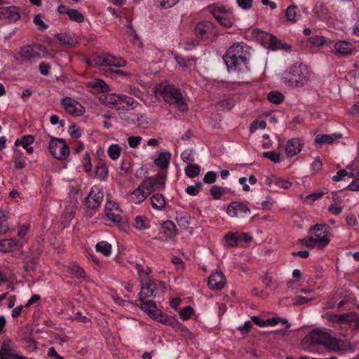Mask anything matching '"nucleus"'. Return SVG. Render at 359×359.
Masks as SVG:
<instances>
[{"mask_svg":"<svg viewBox=\"0 0 359 359\" xmlns=\"http://www.w3.org/2000/svg\"><path fill=\"white\" fill-rule=\"evenodd\" d=\"M107 152L111 159L116 161L120 157L121 147L117 144H112L107 148Z\"/></svg>","mask_w":359,"mask_h":359,"instance_id":"nucleus-46","label":"nucleus"},{"mask_svg":"<svg viewBox=\"0 0 359 359\" xmlns=\"http://www.w3.org/2000/svg\"><path fill=\"white\" fill-rule=\"evenodd\" d=\"M266 126V123L265 121L263 120H255L254 121L250 127V133H253L258 129H264Z\"/></svg>","mask_w":359,"mask_h":359,"instance_id":"nucleus-58","label":"nucleus"},{"mask_svg":"<svg viewBox=\"0 0 359 359\" xmlns=\"http://www.w3.org/2000/svg\"><path fill=\"white\" fill-rule=\"evenodd\" d=\"M62 104L65 111L73 116H80L85 113V108L72 97H64L62 100Z\"/></svg>","mask_w":359,"mask_h":359,"instance_id":"nucleus-12","label":"nucleus"},{"mask_svg":"<svg viewBox=\"0 0 359 359\" xmlns=\"http://www.w3.org/2000/svg\"><path fill=\"white\" fill-rule=\"evenodd\" d=\"M210 192L214 199L219 200L223 195L226 194L227 188L219 186H212L210 188Z\"/></svg>","mask_w":359,"mask_h":359,"instance_id":"nucleus-50","label":"nucleus"},{"mask_svg":"<svg viewBox=\"0 0 359 359\" xmlns=\"http://www.w3.org/2000/svg\"><path fill=\"white\" fill-rule=\"evenodd\" d=\"M162 228L164 231V233L168 237H172L176 234V226L175 223L171 220L165 221L162 224Z\"/></svg>","mask_w":359,"mask_h":359,"instance_id":"nucleus-48","label":"nucleus"},{"mask_svg":"<svg viewBox=\"0 0 359 359\" xmlns=\"http://www.w3.org/2000/svg\"><path fill=\"white\" fill-rule=\"evenodd\" d=\"M154 318L157 321L168 325H180L178 321L173 317L164 315L161 311H158L156 315H154Z\"/></svg>","mask_w":359,"mask_h":359,"instance_id":"nucleus-35","label":"nucleus"},{"mask_svg":"<svg viewBox=\"0 0 359 359\" xmlns=\"http://www.w3.org/2000/svg\"><path fill=\"white\" fill-rule=\"evenodd\" d=\"M309 76L308 68L302 65H294L282 75V81L290 86H302L306 83Z\"/></svg>","mask_w":359,"mask_h":359,"instance_id":"nucleus-5","label":"nucleus"},{"mask_svg":"<svg viewBox=\"0 0 359 359\" xmlns=\"http://www.w3.org/2000/svg\"><path fill=\"white\" fill-rule=\"evenodd\" d=\"M324 194L325 193L322 191L313 193L311 194L306 196V197L302 198V200L304 203L311 204L314 201L320 199Z\"/></svg>","mask_w":359,"mask_h":359,"instance_id":"nucleus-57","label":"nucleus"},{"mask_svg":"<svg viewBox=\"0 0 359 359\" xmlns=\"http://www.w3.org/2000/svg\"><path fill=\"white\" fill-rule=\"evenodd\" d=\"M226 213L231 217H241L246 215H250V210L245 203L233 201L228 205Z\"/></svg>","mask_w":359,"mask_h":359,"instance_id":"nucleus-17","label":"nucleus"},{"mask_svg":"<svg viewBox=\"0 0 359 359\" xmlns=\"http://www.w3.org/2000/svg\"><path fill=\"white\" fill-rule=\"evenodd\" d=\"M286 18L289 21L295 22L297 20V7L294 6H290L286 10Z\"/></svg>","mask_w":359,"mask_h":359,"instance_id":"nucleus-59","label":"nucleus"},{"mask_svg":"<svg viewBox=\"0 0 359 359\" xmlns=\"http://www.w3.org/2000/svg\"><path fill=\"white\" fill-rule=\"evenodd\" d=\"M209 12L221 26L225 28L232 27L236 22L232 11L219 4H212L208 7Z\"/></svg>","mask_w":359,"mask_h":359,"instance_id":"nucleus-8","label":"nucleus"},{"mask_svg":"<svg viewBox=\"0 0 359 359\" xmlns=\"http://www.w3.org/2000/svg\"><path fill=\"white\" fill-rule=\"evenodd\" d=\"M340 325H348L352 329L359 328V316L355 313L340 315Z\"/></svg>","mask_w":359,"mask_h":359,"instance_id":"nucleus-29","label":"nucleus"},{"mask_svg":"<svg viewBox=\"0 0 359 359\" xmlns=\"http://www.w3.org/2000/svg\"><path fill=\"white\" fill-rule=\"evenodd\" d=\"M126 61L121 57L107 54V67H121L126 65Z\"/></svg>","mask_w":359,"mask_h":359,"instance_id":"nucleus-41","label":"nucleus"},{"mask_svg":"<svg viewBox=\"0 0 359 359\" xmlns=\"http://www.w3.org/2000/svg\"><path fill=\"white\" fill-rule=\"evenodd\" d=\"M193 153L192 150H184L181 154V158L186 163L193 162L194 161Z\"/></svg>","mask_w":359,"mask_h":359,"instance_id":"nucleus-64","label":"nucleus"},{"mask_svg":"<svg viewBox=\"0 0 359 359\" xmlns=\"http://www.w3.org/2000/svg\"><path fill=\"white\" fill-rule=\"evenodd\" d=\"M21 18L19 8L16 6L0 7V20L15 23Z\"/></svg>","mask_w":359,"mask_h":359,"instance_id":"nucleus-16","label":"nucleus"},{"mask_svg":"<svg viewBox=\"0 0 359 359\" xmlns=\"http://www.w3.org/2000/svg\"><path fill=\"white\" fill-rule=\"evenodd\" d=\"M341 137V134H332V135H326L321 134L318 135L315 139V144L318 146H321L324 144H332L336 140H338Z\"/></svg>","mask_w":359,"mask_h":359,"instance_id":"nucleus-30","label":"nucleus"},{"mask_svg":"<svg viewBox=\"0 0 359 359\" xmlns=\"http://www.w3.org/2000/svg\"><path fill=\"white\" fill-rule=\"evenodd\" d=\"M190 215L187 212H176L175 220L182 229H187L190 224Z\"/></svg>","mask_w":359,"mask_h":359,"instance_id":"nucleus-40","label":"nucleus"},{"mask_svg":"<svg viewBox=\"0 0 359 359\" xmlns=\"http://www.w3.org/2000/svg\"><path fill=\"white\" fill-rule=\"evenodd\" d=\"M79 195V192L77 190H73L64 202V213L68 219H71L74 217L76 210Z\"/></svg>","mask_w":359,"mask_h":359,"instance_id":"nucleus-13","label":"nucleus"},{"mask_svg":"<svg viewBox=\"0 0 359 359\" xmlns=\"http://www.w3.org/2000/svg\"><path fill=\"white\" fill-rule=\"evenodd\" d=\"M165 178V171H161L154 177L147 178L130 194L129 201L134 204H140L153 191L163 189Z\"/></svg>","mask_w":359,"mask_h":359,"instance_id":"nucleus-3","label":"nucleus"},{"mask_svg":"<svg viewBox=\"0 0 359 359\" xmlns=\"http://www.w3.org/2000/svg\"><path fill=\"white\" fill-rule=\"evenodd\" d=\"M89 86L97 91L107 92L109 90L108 85L102 79H95L89 82Z\"/></svg>","mask_w":359,"mask_h":359,"instance_id":"nucleus-44","label":"nucleus"},{"mask_svg":"<svg viewBox=\"0 0 359 359\" xmlns=\"http://www.w3.org/2000/svg\"><path fill=\"white\" fill-rule=\"evenodd\" d=\"M56 38L60 43L63 44L74 46L77 43V40L74 35L67 33L58 34H57Z\"/></svg>","mask_w":359,"mask_h":359,"instance_id":"nucleus-43","label":"nucleus"},{"mask_svg":"<svg viewBox=\"0 0 359 359\" xmlns=\"http://www.w3.org/2000/svg\"><path fill=\"white\" fill-rule=\"evenodd\" d=\"M284 99V95L278 91H271L268 94V100L273 104H279Z\"/></svg>","mask_w":359,"mask_h":359,"instance_id":"nucleus-55","label":"nucleus"},{"mask_svg":"<svg viewBox=\"0 0 359 359\" xmlns=\"http://www.w3.org/2000/svg\"><path fill=\"white\" fill-rule=\"evenodd\" d=\"M142 286L140 292V300L155 297L156 285L151 280L142 283Z\"/></svg>","mask_w":359,"mask_h":359,"instance_id":"nucleus-26","label":"nucleus"},{"mask_svg":"<svg viewBox=\"0 0 359 359\" xmlns=\"http://www.w3.org/2000/svg\"><path fill=\"white\" fill-rule=\"evenodd\" d=\"M126 34H127L128 36L130 38V42L134 46H136L138 48H142L143 47V43H142V42L141 41V39L137 35L135 29L132 26L130 22H129V24L127 25Z\"/></svg>","mask_w":359,"mask_h":359,"instance_id":"nucleus-31","label":"nucleus"},{"mask_svg":"<svg viewBox=\"0 0 359 359\" xmlns=\"http://www.w3.org/2000/svg\"><path fill=\"white\" fill-rule=\"evenodd\" d=\"M262 156L276 163L280 161V154L273 151H265L262 154Z\"/></svg>","mask_w":359,"mask_h":359,"instance_id":"nucleus-60","label":"nucleus"},{"mask_svg":"<svg viewBox=\"0 0 359 359\" xmlns=\"http://www.w3.org/2000/svg\"><path fill=\"white\" fill-rule=\"evenodd\" d=\"M225 283L224 276L219 270H215L208 279V286L212 290H219L224 286Z\"/></svg>","mask_w":359,"mask_h":359,"instance_id":"nucleus-20","label":"nucleus"},{"mask_svg":"<svg viewBox=\"0 0 359 359\" xmlns=\"http://www.w3.org/2000/svg\"><path fill=\"white\" fill-rule=\"evenodd\" d=\"M23 153L18 148L13 147V158L14 160L15 167L17 169H22L25 167V161L22 158Z\"/></svg>","mask_w":359,"mask_h":359,"instance_id":"nucleus-42","label":"nucleus"},{"mask_svg":"<svg viewBox=\"0 0 359 359\" xmlns=\"http://www.w3.org/2000/svg\"><path fill=\"white\" fill-rule=\"evenodd\" d=\"M304 341L312 344H320L330 351L344 354L352 352L353 346L344 337H335L327 329H315L304 339Z\"/></svg>","mask_w":359,"mask_h":359,"instance_id":"nucleus-1","label":"nucleus"},{"mask_svg":"<svg viewBox=\"0 0 359 359\" xmlns=\"http://www.w3.org/2000/svg\"><path fill=\"white\" fill-rule=\"evenodd\" d=\"M68 17L72 21L80 23L84 21L85 18L83 15L76 9H70L68 11Z\"/></svg>","mask_w":359,"mask_h":359,"instance_id":"nucleus-53","label":"nucleus"},{"mask_svg":"<svg viewBox=\"0 0 359 359\" xmlns=\"http://www.w3.org/2000/svg\"><path fill=\"white\" fill-rule=\"evenodd\" d=\"M23 242L13 238H6L0 241V252H8L21 248Z\"/></svg>","mask_w":359,"mask_h":359,"instance_id":"nucleus-24","label":"nucleus"},{"mask_svg":"<svg viewBox=\"0 0 359 359\" xmlns=\"http://www.w3.org/2000/svg\"><path fill=\"white\" fill-rule=\"evenodd\" d=\"M95 176L100 181H105L108 177V167L104 163L97 165Z\"/></svg>","mask_w":359,"mask_h":359,"instance_id":"nucleus-45","label":"nucleus"},{"mask_svg":"<svg viewBox=\"0 0 359 359\" xmlns=\"http://www.w3.org/2000/svg\"><path fill=\"white\" fill-rule=\"evenodd\" d=\"M195 33L198 36L210 37L217 35V30L213 22L209 20H203L196 25Z\"/></svg>","mask_w":359,"mask_h":359,"instance_id":"nucleus-15","label":"nucleus"},{"mask_svg":"<svg viewBox=\"0 0 359 359\" xmlns=\"http://www.w3.org/2000/svg\"><path fill=\"white\" fill-rule=\"evenodd\" d=\"M267 186L274 185L278 188L288 189L291 187L292 183L287 180L280 178L276 175L270 174L266 176L264 182Z\"/></svg>","mask_w":359,"mask_h":359,"instance_id":"nucleus-22","label":"nucleus"},{"mask_svg":"<svg viewBox=\"0 0 359 359\" xmlns=\"http://www.w3.org/2000/svg\"><path fill=\"white\" fill-rule=\"evenodd\" d=\"M354 48L353 43L346 41H339L334 44V50L339 55H346L352 53Z\"/></svg>","mask_w":359,"mask_h":359,"instance_id":"nucleus-28","label":"nucleus"},{"mask_svg":"<svg viewBox=\"0 0 359 359\" xmlns=\"http://www.w3.org/2000/svg\"><path fill=\"white\" fill-rule=\"evenodd\" d=\"M154 93L157 98H163L165 102L174 105L180 111L188 109L187 103L183 99L181 92L172 84H158L154 88Z\"/></svg>","mask_w":359,"mask_h":359,"instance_id":"nucleus-4","label":"nucleus"},{"mask_svg":"<svg viewBox=\"0 0 359 359\" xmlns=\"http://www.w3.org/2000/svg\"><path fill=\"white\" fill-rule=\"evenodd\" d=\"M172 55L180 67L190 69H194L196 68V60L194 58L190 57L185 59L174 53H172Z\"/></svg>","mask_w":359,"mask_h":359,"instance_id":"nucleus-32","label":"nucleus"},{"mask_svg":"<svg viewBox=\"0 0 359 359\" xmlns=\"http://www.w3.org/2000/svg\"><path fill=\"white\" fill-rule=\"evenodd\" d=\"M171 155L169 152L161 153L154 160L155 164L161 169L165 170L169 165Z\"/></svg>","mask_w":359,"mask_h":359,"instance_id":"nucleus-36","label":"nucleus"},{"mask_svg":"<svg viewBox=\"0 0 359 359\" xmlns=\"http://www.w3.org/2000/svg\"><path fill=\"white\" fill-rule=\"evenodd\" d=\"M179 313L182 319L187 320L194 314V309L191 306H186Z\"/></svg>","mask_w":359,"mask_h":359,"instance_id":"nucleus-61","label":"nucleus"},{"mask_svg":"<svg viewBox=\"0 0 359 359\" xmlns=\"http://www.w3.org/2000/svg\"><path fill=\"white\" fill-rule=\"evenodd\" d=\"M105 214L107 218L114 223H120L123 219V211L119 205L114 201L106 203Z\"/></svg>","mask_w":359,"mask_h":359,"instance_id":"nucleus-14","label":"nucleus"},{"mask_svg":"<svg viewBox=\"0 0 359 359\" xmlns=\"http://www.w3.org/2000/svg\"><path fill=\"white\" fill-rule=\"evenodd\" d=\"M90 65L96 67H107V54L95 55Z\"/></svg>","mask_w":359,"mask_h":359,"instance_id":"nucleus-54","label":"nucleus"},{"mask_svg":"<svg viewBox=\"0 0 359 359\" xmlns=\"http://www.w3.org/2000/svg\"><path fill=\"white\" fill-rule=\"evenodd\" d=\"M95 249L96 252L102 254L104 257H109L111 254L112 246L107 241H102L95 245Z\"/></svg>","mask_w":359,"mask_h":359,"instance_id":"nucleus-39","label":"nucleus"},{"mask_svg":"<svg viewBox=\"0 0 359 359\" xmlns=\"http://www.w3.org/2000/svg\"><path fill=\"white\" fill-rule=\"evenodd\" d=\"M333 203L328 207V211L334 215H339L342 212V208L340 203L337 202V196H332Z\"/></svg>","mask_w":359,"mask_h":359,"instance_id":"nucleus-51","label":"nucleus"},{"mask_svg":"<svg viewBox=\"0 0 359 359\" xmlns=\"http://www.w3.org/2000/svg\"><path fill=\"white\" fill-rule=\"evenodd\" d=\"M359 176V170L355 168V163L346 166V169L339 170L332 179L334 182H339L344 180L346 177L353 178Z\"/></svg>","mask_w":359,"mask_h":359,"instance_id":"nucleus-19","label":"nucleus"},{"mask_svg":"<svg viewBox=\"0 0 359 359\" xmlns=\"http://www.w3.org/2000/svg\"><path fill=\"white\" fill-rule=\"evenodd\" d=\"M151 204L154 209L156 210H162L166 205V201L164 196L161 194L153 195L150 198Z\"/></svg>","mask_w":359,"mask_h":359,"instance_id":"nucleus-34","label":"nucleus"},{"mask_svg":"<svg viewBox=\"0 0 359 359\" xmlns=\"http://www.w3.org/2000/svg\"><path fill=\"white\" fill-rule=\"evenodd\" d=\"M69 272L79 278L84 277V271L83 270L76 264H71L69 266Z\"/></svg>","mask_w":359,"mask_h":359,"instance_id":"nucleus-62","label":"nucleus"},{"mask_svg":"<svg viewBox=\"0 0 359 359\" xmlns=\"http://www.w3.org/2000/svg\"><path fill=\"white\" fill-rule=\"evenodd\" d=\"M252 37L259 42L264 47L273 50H283L288 52L291 46L286 43H283L276 39L273 35L259 29H254L251 32Z\"/></svg>","mask_w":359,"mask_h":359,"instance_id":"nucleus-6","label":"nucleus"},{"mask_svg":"<svg viewBox=\"0 0 359 359\" xmlns=\"http://www.w3.org/2000/svg\"><path fill=\"white\" fill-rule=\"evenodd\" d=\"M120 100H119V109L121 108H125L126 107L134 108L136 104V101L126 95L119 94Z\"/></svg>","mask_w":359,"mask_h":359,"instance_id":"nucleus-47","label":"nucleus"},{"mask_svg":"<svg viewBox=\"0 0 359 359\" xmlns=\"http://www.w3.org/2000/svg\"><path fill=\"white\" fill-rule=\"evenodd\" d=\"M200 167L196 164H190L184 168V172L188 177L194 178L200 173Z\"/></svg>","mask_w":359,"mask_h":359,"instance_id":"nucleus-52","label":"nucleus"},{"mask_svg":"<svg viewBox=\"0 0 359 359\" xmlns=\"http://www.w3.org/2000/svg\"><path fill=\"white\" fill-rule=\"evenodd\" d=\"M225 245L229 247H234L237 245L239 243V236L238 233H227L224 237Z\"/></svg>","mask_w":359,"mask_h":359,"instance_id":"nucleus-49","label":"nucleus"},{"mask_svg":"<svg viewBox=\"0 0 359 359\" xmlns=\"http://www.w3.org/2000/svg\"><path fill=\"white\" fill-rule=\"evenodd\" d=\"M103 199V193L98 186H93L86 197V204L90 208L98 207Z\"/></svg>","mask_w":359,"mask_h":359,"instance_id":"nucleus-18","label":"nucleus"},{"mask_svg":"<svg viewBox=\"0 0 359 359\" xmlns=\"http://www.w3.org/2000/svg\"><path fill=\"white\" fill-rule=\"evenodd\" d=\"M135 268L138 273L142 283L150 280L149 276L151 273V269L149 267L144 266L140 263H135Z\"/></svg>","mask_w":359,"mask_h":359,"instance_id":"nucleus-38","label":"nucleus"},{"mask_svg":"<svg viewBox=\"0 0 359 359\" xmlns=\"http://www.w3.org/2000/svg\"><path fill=\"white\" fill-rule=\"evenodd\" d=\"M180 0H155V4L158 8H170L176 5Z\"/></svg>","mask_w":359,"mask_h":359,"instance_id":"nucleus-56","label":"nucleus"},{"mask_svg":"<svg viewBox=\"0 0 359 359\" xmlns=\"http://www.w3.org/2000/svg\"><path fill=\"white\" fill-rule=\"evenodd\" d=\"M133 226L137 230L148 229L150 227V220L146 215H137L134 218Z\"/></svg>","mask_w":359,"mask_h":359,"instance_id":"nucleus-33","label":"nucleus"},{"mask_svg":"<svg viewBox=\"0 0 359 359\" xmlns=\"http://www.w3.org/2000/svg\"><path fill=\"white\" fill-rule=\"evenodd\" d=\"M48 147L51 155L58 160L66 159L70 153L66 142L60 138H52Z\"/></svg>","mask_w":359,"mask_h":359,"instance_id":"nucleus-10","label":"nucleus"},{"mask_svg":"<svg viewBox=\"0 0 359 359\" xmlns=\"http://www.w3.org/2000/svg\"><path fill=\"white\" fill-rule=\"evenodd\" d=\"M250 47L243 43L233 44L224 55L229 72H245L249 70Z\"/></svg>","mask_w":359,"mask_h":359,"instance_id":"nucleus-2","label":"nucleus"},{"mask_svg":"<svg viewBox=\"0 0 359 359\" xmlns=\"http://www.w3.org/2000/svg\"><path fill=\"white\" fill-rule=\"evenodd\" d=\"M34 136L31 135H27L22 137L20 139L15 140L14 147L18 148V147L21 146L27 151V153L32 154L34 151V149L32 147V144L34 143Z\"/></svg>","mask_w":359,"mask_h":359,"instance_id":"nucleus-27","label":"nucleus"},{"mask_svg":"<svg viewBox=\"0 0 359 359\" xmlns=\"http://www.w3.org/2000/svg\"><path fill=\"white\" fill-rule=\"evenodd\" d=\"M101 103L107 107L119 109L120 95L116 93H108L102 95L99 97Z\"/></svg>","mask_w":359,"mask_h":359,"instance_id":"nucleus-25","label":"nucleus"},{"mask_svg":"<svg viewBox=\"0 0 359 359\" xmlns=\"http://www.w3.org/2000/svg\"><path fill=\"white\" fill-rule=\"evenodd\" d=\"M33 22L40 30H45L48 28V25L43 21L39 14L34 17Z\"/></svg>","mask_w":359,"mask_h":359,"instance_id":"nucleus-63","label":"nucleus"},{"mask_svg":"<svg viewBox=\"0 0 359 359\" xmlns=\"http://www.w3.org/2000/svg\"><path fill=\"white\" fill-rule=\"evenodd\" d=\"M309 234L312 236L318 248H325L330 241V232L329 226L326 224H316L313 226L310 229Z\"/></svg>","mask_w":359,"mask_h":359,"instance_id":"nucleus-9","label":"nucleus"},{"mask_svg":"<svg viewBox=\"0 0 359 359\" xmlns=\"http://www.w3.org/2000/svg\"><path fill=\"white\" fill-rule=\"evenodd\" d=\"M252 37L259 42L264 47L273 50H283L288 52L291 46L286 43H283L276 39L273 35L259 29H254L251 32Z\"/></svg>","mask_w":359,"mask_h":359,"instance_id":"nucleus-7","label":"nucleus"},{"mask_svg":"<svg viewBox=\"0 0 359 359\" xmlns=\"http://www.w3.org/2000/svg\"><path fill=\"white\" fill-rule=\"evenodd\" d=\"M304 142L299 138L289 140L285 147V154L287 157H293L301 152Z\"/></svg>","mask_w":359,"mask_h":359,"instance_id":"nucleus-21","label":"nucleus"},{"mask_svg":"<svg viewBox=\"0 0 359 359\" xmlns=\"http://www.w3.org/2000/svg\"><path fill=\"white\" fill-rule=\"evenodd\" d=\"M18 353L9 338L4 339L0 349V359H12Z\"/></svg>","mask_w":359,"mask_h":359,"instance_id":"nucleus-23","label":"nucleus"},{"mask_svg":"<svg viewBox=\"0 0 359 359\" xmlns=\"http://www.w3.org/2000/svg\"><path fill=\"white\" fill-rule=\"evenodd\" d=\"M140 307L142 310L147 312L149 316L154 318V315H156V313L159 311L157 309L156 305L154 301H141V304Z\"/></svg>","mask_w":359,"mask_h":359,"instance_id":"nucleus-37","label":"nucleus"},{"mask_svg":"<svg viewBox=\"0 0 359 359\" xmlns=\"http://www.w3.org/2000/svg\"><path fill=\"white\" fill-rule=\"evenodd\" d=\"M46 48L40 44L25 46L20 52V56L27 60H38L46 56Z\"/></svg>","mask_w":359,"mask_h":359,"instance_id":"nucleus-11","label":"nucleus"}]
</instances>
